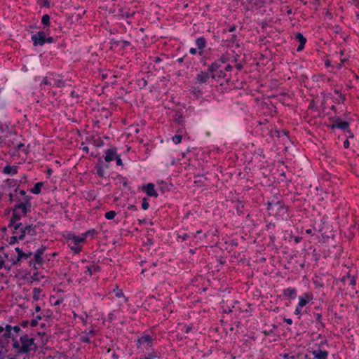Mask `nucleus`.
Masks as SVG:
<instances>
[{
    "label": "nucleus",
    "mask_w": 359,
    "mask_h": 359,
    "mask_svg": "<svg viewBox=\"0 0 359 359\" xmlns=\"http://www.w3.org/2000/svg\"><path fill=\"white\" fill-rule=\"evenodd\" d=\"M117 147L113 146L109 149H104L103 151V154H104L105 161L107 163H111L113 161H116V164L117 166L123 167V163L121 158V155L118 154Z\"/></svg>",
    "instance_id": "obj_10"
},
{
    "label": "nucleus",
    "mask_w": 359,
    "mask_h": 359,
    "mask_svg": "<svg viewBox=\"0 0 359 359\" xmlns=\"http://www.w3.org/2000/svg\"><path fill=\"white\" fill-rule=\"evenodd\" d=\"M231 56V54L226 51L212 62H217L219 69L222 72L223 75V76L218 78V81H219L221 79H224L226 84H229L231 81V74H228V73L231 72L233 69V65L230 63Z\"/></svg>",
    "instance_id": "obj_6"
},
{
    "label": "nucleus",
    "mask_w": 359,
    "mask_h": 359,
    "mask_svg": "<svg viewBox=\"0 0 359 359\" xmlns=\"http://www.w3.org/2000/svg\"><path fill=\"white\" fill-rule=\"evenodd\" d=\"M54 81H55L54 86L56 88H61L66 86V80H65L63 79H55Z\"/></svg>",
    "instance_id": "obj_48"
},
{
    "label": "nucleus",
    "mask_w": 359,
    "mask_h": 359,
    "mask_svg": "<svg viewBox=\"0 0 359 359\" xmlns=\"http://www.w3.org/2000/svg\"><path fill=\"white\" fill-rule=\"evenodd\" d=\"M5 325L9 332H12L13 331L18 334L22 331L20 325L12 326L9 324H5Z\"/></svg>",
    "instance_id": "obj_46"
},
{
    "label": "nucleus",
    "mask_w": 359,
    "mask_h": 359,
    "mask_svg": "<svg viewBox=\"0 0 359 359\" xmlns=\"http://www.w3.org/2000/svg\"><path fill=\"white\" fill-rule=\"evenodd\" d=\"M189 238H192L191 233H187L185 232H177L176 234V238L177 241L181 240V241H185Z\"/></svg>",
    "instance_id": "obj_44"
},
{
    "label": "nucleus",
    "mask_w": 359,
    "mask_h": 359,
    "mask_svg": "<svg viewBox=\"0 0 359 359\" xmlns=\"http://www.w3.org/2000/svg\"><path fill=\"white\" fill-rule=\"evenodd\" d=\"M149 199L147 198L144 197L142 199V208L144 210H147L149 208Z\"/></svg>",
    "instance_id": "obj_58"
},
{
    "label": "nucleus",
    "mask_w": 359,
    "mask_h": 359,
    "mask_svg": "<svg viewBox=\"0 0 359 359\" xmlns=\"http://www.w3.org/2000/svg\"><path fill=\"white\" fill-rule=\"evenodd\" d=\"M52 314L53 312L50 309L44 310L43 311V317L45 318L46 320L51 318Z\"/></svg>",
    "instance_id": "obj_62"
},
{
    "label": "nucleus",
    "mask_w": 359,
    "mask_h": 359,
    "mask_svg": "<svg viewBox=\"0 0 359 359\" xmlns=\"http://www.w3.org/2000/svg\"><path fill=\"white\" fill-rule=\"evenodd\" d=\"M36 225L22 224V229L25 230L27 234L31 236L36 235Z\"/></svg>",
    "instance_id": "obj_35"
},
{
    "label": "nucleus",
    "mask_w": 359,
    "mask_h": 359,
    "mask_svg": "<svg viewBox=\"0 0 359 359\" xmlns=\"http://www.w3.org/2000/svg\"><path fill=\"white\" fill-rule=\"evenodd\" d=\"M161 358V353L157 350L152 348L150 352H145L143 355H140V359H156Z\"/></svg>",
    "instance_id": "obj_29"
},
{
    "label": "nucleus",
    "mask_w": 359,
    "mask_h": 359,
    "mask_svg": "<svg viewBox=\"0 0 359 359\" xmlns=\"http://www.w3.org/2000/svg\"><path fill=\"white\" fill-rule=\"evenodd\" d=\"M245 203L242 201L237 200L236 202V210L238 215L241 216L244 214Z\"/></svg>",
    "instance_id": "obj_39"
},
{
    "label": "nucleus",
    "mask_w": 359,
    "mask_h": 359,
    "mask_svg": "<svg viewBox=\"0 0 359 359\" xmlns=\"http://www.w3.org/2000/svg\"><path fill=\"white\" fill-rule=\"evenodd\" d=\"M299 302L297 305L299 307L306 306L313 299V295L311 292H304L302 295L299 296Z\"/></svg>",
    "instance_id": "obj_23"
},
{
    "label": "nucleus",
    "mask_w": 359,
    "mask_h": 359,
    "mask_svg": "<svg viewBox=\"0 0 359 359\" xmlns=\"http://www.w3.org/2000/svg\"><path fill=\"white\" fill-rule=\"evenodd\" d=\"M20 344L16 337L13 338L12 347L15 351H17V355H29L31 351L36 352L37 351L38 346L35 343V339L29 337L27 334H22L20 337Z\"/></svg>",
    "instance_id": "obj_3"
},
{
    "label": "nucleus",
    "mask_w": 359,
    "mask_h": 359,
    "mask_svg": "<svg viewBox=\"0 0 359 359\" xmlns=\"http://www.w3.org/2000/svg\"><path fill=\"white\" fill-rule=\"evenodd\" d=\"M86 232L88 236H90L92 238H94L98 233V232L95 229H89Z\"/></svg>",
    "instance_id": "obj_61"
},
{
    "label": "nucleus",
    "mask_w": 359,
    "mask_h": 359,
    "mask_svg": "<svg viewBox=\"0 0 359 359\" xmlns=\"http://www.w3.org/2000/svg\"><path fill=\"white\" fill-rule=\"evenodd\" d=\"M327 97L331 98L336 104H344L345 101L346 100V95L344 93H339L337 97H333L331 96V94L327 95Z\"/></svg>",
    "instance_id": "obj_37"
},
{
    "label": "nucleus",
    "mask_w": 359,
    "mask_h": 359,
    "mask_svg": "<svg viewBox=\"0 0 359 359\" xmlns=\"http://www.w3.org/2000/svg\"><path fill=\"white\" fill-rule=\"evenodd\" d=\"M137 83L141 88H144L147 85V81L145 79L142 78L141 79H139Z\"/></svg>",
    "instance_id": "obj_63"
},
{
    "label": "nucleus",
    "mask_w": 359,
    "mask_h": 359,
    "mask_svg": "<svg viewBox=\"0 0 359 359\" xmlns=\"http://www.w3.org/2000/svg\"><path fill=\"white\" fill-rule=\"evenodd\" d=\"M17 255H12L13 264L21 265L23 260L30 258L33 253L31 251H23L22 248L17 247L15 248Z\"/></svg>",
    "instance_id": "obj_16"
},
{
    "label": "nucleus",
    "mask_w": 359,
    "mask_h": 359,
    "mask_svg": "<svg viewBox=\"0 0 359 359\" xmlns=\"http://www.w3.org/2000/svg\"><path fill=\"white\" fill-rule=\"evenodd\" d=\"M271 125H269V122L267 121L265 123L259 122V124L257 127H259L262 136L266 137V135H269L270 133H271Z\"/></svg>",
    "instance_id": "obj_32"
},
{
    "label": "nucleus",
    "mask_w": 359,
    "mask_h": 359,
    "mask_svg": "<svg viewBox=\"0 0 359 359\" xmlns=\"http://www.w3.org/2000/svg\"><path fill=\"white\" fill-rule=\"evenodd\" d=\"M246 2L248 5L244 8L247 11L259 10L264 7L266 4L265 0H246Z\"/></svg>",
    "instance_id": "obj_22"
},
{
    "label": "nucleus",
    "mask_w": 359,
    "mask_h": 359,
    "mask_svg": "<svg viewBox=\"0 0 359 359\" xmlns=\"http://www.w3.org/2000/svg\"><path fill=\"white\" fill-rule=\"evenodd\" d=\"M5 182L8 187L9 188H13L15 187H17V186L18 185V184H17V180L15 179H7L5 180Z\"/></svg>",
    "instance_id": "obj_49"
},
{
    "label": "nucleus",
    "mask_w": 359,
    "mask_h": 359,
    "mask_svg": "<svg viewBox=\"0 0 359 359\" xmlns=\"http://www.w3.org/2000/svg\"><path fill=\"white\" fill-rule=\"evenodd\" d=\"M8 248V245L6 243H3V245L0 247V254L2 253V258L5 260L7 259L10 262L11 257L8 252H6V250Z\"/></svg>",
    "instance_id": "obj_42"
},
{
    "label": "nucleus",
    "mask_w": 359,
    "mask_h": 359,
    "mask_svg": "<svg viewBox=\"0 0 359 359\" xmlns=\"http://www.w3.org/2000/svg\"><path fill=\"white\" fill-rule=\"evenodd\" d=\"M320 310L321 309L319 306H316L312 311L316 323L320 325L318 327V329L325 327V324L323 321L322 313L320 311Z\"/></svg>",
    "instance_id": "obj_24"
},
{
    "label": "nucleus",
    "mask_w": 359,
    "mask_h": 359,
    "mask_svg": "<svg viewBox=\"0 0 359 359\" xmlns=\"http://www.w3.org/2000/svg\"><path fill=\"white\" fill-rule=\"evenodd\" d=\"M294 39L299 43L297 48V51H302L304 49L305 44L307 41L306 38L301 32H297L295 34Z\"/></svg>",
    "instance_id": "obj_27"
},
{
    "label": "nucleus",
    "mask_w": 359,
    "mask_h": 359,
    "mask_svg": "<svg viewBox=\"0 0 359 359\" xmlns=\"http://www.w3.org/2000/svg\"><path fill=\"white\" fill-rule=\"evenodd\" d=\"M325 277L326 278L325 279V286L329 287L330 290H334V286H339L340 283L345 285V282L348 280V278L350 279V283H348L349 285H356L357 277L355 276H351L349 272H347L346 275L339 278H335L330 274L325 275Z\"/></svg>",
    "instance_id": "obj_7"
},
{
    "label": "nucleus",
    "mask_w": 359,
    "mask_h": 359,
    "mask_svg": "<svg viewBox=\"0 0 359 359\" xmlns=\"http://www.w3.org/2000/svg\"><path fill=\"white\" fill-rule=\"evenodd\" d=\"M206 66L208 67L206 70H201L196 75L194 79V84H208L210 80L219 82L218 78L223 76L222 72L219 69L217 62H211L210 65L207 64Z\"/></svg>",
    "instance_id": "obj_2"
},
{
    "label": "nucleus",
    "mask_w": 359,
    "mask_h": 359,
    "mask_svg": "<svg viewBox=\"0 0 359 359\" xmlns=\"http://www.w3.org/2000/svg\"><path fill=\"white\" fill-rule=\"evenodd\" d=\"M19 242L17 235L13 234V236L10 238L9 241H8V244L9 245H14L15 243H18Z\"/></svg>",
    "instance_id": "obj_55"
},
{
    "label": "nucleus",
    "mask_w": 359,
    "mask_h": 359,
    "mask_svg": "<svg viewBox=\"0 0 359 359\" xmlns=\"http://www.w3.org/2000/svg\"><path fill=\"white\" fill-rule=\"evenodd\" d=\"M172 141L175 144H179L182 141V135H180V134H177V135H175L173 137H172Z\"/></svg>",
    "instance_id": "obj_60"
},
{
    "label": "nucleus",
    "mask_w": 359,
    "mask_h": 359,
    "mask_svg": "<svg viewBox=\"0 0 359 359\" xmlns=\"http://www.w3.org/2000/svg\"><path fill=\"white\" fill-rule=\"evenodd\" d=\"M172 183H168L165 181H161L159 182V189L161 191L163 194H165V192H169L171 189V187H172Z\"/></svg>",
    "instance_id": "obj_36"
},
{
    "label": "nucleus",
    "mask_w": 359,
    "mask_h": 359,
    "mask_svg": "<svg viewBox=\"0 0 359 359\" xmlns=\"http://www.w3.org/2000/svg\"><path fill=\"white\" fill-rule=\"evenodd\" d=\"M269 136L271 137V138L273 140L274 137H277L278 139L281 137V132L280 130L277 128L276 126H271V133L269 135Z\"/></svg>",
    "instance_id": "obj_43"
},
{
    "label": "nucleus",
    "mask_w": 359,
    "mask_h": 359,
    "mask_svg": "<svg viewBox=\"0 0 359 359\" xmlns=\"http://www.w3.org/2000/svg\"><path fill=\"white\" fill-rule=\"evenodd\" d=\"M46 250V246L41 245V247L33 254L34 258L36 259V262L38 263L39 265H42L45 262L43 255L45 253Z\"/></svg>",
    "instance_id": "obj_25"
},
{
    "label": "nucleus",
    "mask_w": 359,
    "mask_h": 359,
    "mask_svg": "<svg viewBox=\"0 0 359 359\" xmlns=\"http://www.w3.org/2000/svg\"><path fill=\"white\" fill-rule=\"evenodd\" d=\"M266 210L270 215L274 216L277 219L287 221L290 218V207L285 205L283 201H268Z\"/></svg>",
    "instance_id": "obj_4"
},
{
    "label": "nucleus",
    "mask_w": 359,
    "mask_h": 359,
    "mask_svg": "<svg viewBox=\"0 0 359 359\" xmlns=\"http://www.w3.org/2000/svg\"><path fill=\"white\" fill-rule=\"evenodd\" d=\"M348 280H350V279L348 278ZM349 283H350V280H346L345 282V285H343L342 283H340L339 285V293L342 294L344 290H345L346 289H348V287L350 286L348 285Z\"/></svg>",
    "instance_id": "obj_54"
},
{
    "label": "nucleus",
    "mask_w": 359,
    "mask_h": 359,
    "mask_svg": "<svg viewBox=\"0 0 359 359\" xmlns=\"http://www.w3.org/2000/svg\"><path fill=\"white\" fill-rule=\"evenodd\" d=\"M232 55H233V57H231L230 62L231 63H233V62H235L236 64L238 63L240 61L238 60L239 55L237 53H236L235 51H233V50H232Z\"/></svg>",
    "instance_id": "obj_59"
},
{
    "label": "nucleus",
    "mask_w": 359,
    "mask_h": 359,
    "mask_svg": "<svg viewBox=\"0 0 359 359\" xmlns=\"http://www.w3.org/2000/svg\"><path fill=\"white\" fill-rule=\"evenodd\" d=\"M329 348L328 341L326 339H322L320 343L315 344L308 349V353L304 358L305 359H327Z\"/></svg>",
    "instance_id": "obj_5"
},
{
    "label": "nucleus",
    "mask_w": 359,
    "mask_h": 359,
    "mask_svg": "<svg viewBox=\"0 0 359 359\" xmlns=\"http://www.w3.org/2000/svg\"><path fill=\"white\" fill-rule=\"evenodd\" d=\"M20 183H22V180L20 181V183L18 184L17 187H15V189H14V193L22 196V203H25L26 201L27 198H29V203L32 204L31 201L32 199V197L31 196L27 195L26 191L24 189H19V186H20Z\"/></svg>",
    "instance_id": "obj_34"
},
{
    "label": "nucleus",
    "mask_w": 359,
    "mask_h": 359,
    "mask_svg": "<svg viewBox=\"0 0 359 359\" xmlns=\"http://www.w3.org/2000/svg\"><path fill=\"white\" fill-rule=\"evenodd\" d=\"M110 168V163H107L105 161L104 154L99 158L97 163L94 166V170L96 171L95 175L100 178H106L105 170Z\"/></svg>",
    "instance_id": "obj_11"
},
{
    "label": "nucleus",
    "mask_w": 359,
    "mask_h": 359,
    "mask_svg": "<svg viewBox=\"0 0 359 359\" xmlns=\"http://www.w3.org/2000/svg\"><path fill=\"white\" fill-rule=\"evenodd\" d=\"M191 94L196 97V98H199L202 97L203 92L198 86H192L190 90Z\"/></svg>",
    "instance_id": "obj_41"
},
{
    "label": "nucleus",
    "mask_w": 359,
    "mask_h": 359,
    "mask_svg": "<svg viewBox=\"0 0 359 359\" xmlns=\"http://www.w3.org/2000/svg\"><path fill=\"white\" fill-rule=\"evenodd\" d=\"M328 120L330 124L327 126L332 131L336 129L344 131L348 128L352 121V119H344L341 116H330Z\"/></svg>",
    "instance_id": "obj_9"
},
{
    "label": "nucleus",
    "mask_w": 359,
    "mask_h": 359,
    "mask_svg": "<svg viewBox=\"0 0 359 359\" xmlns=\"http://www.w3.org/2000/svg\"><path fill=\"white\" fill-rule=\"evenodd\" d=\"M18 172V167L16 165H11L10 164H8L6 166H4L3 168V170H1L2 173H4L5 175H11V176H13V175L17 174Z\"/></svg>",
    "instance_id": "obj_33"
},
{
    "label": "nucleus",
    "mask_w": 359,
    "mask_h": 359,
    "mask_svg": "<svg viewBox=\"0 0 359 359\" xmlns=\"http://www.w3.org/2000/svg\"><path fill=\"white\" fill-rule=\"evenodd\" d=\"M142 190L148 196L155 198L158 196V194L154 188V184L153 183H148L145 185H143Z\"/></svg>",
    "instance_id": "obj_28"
},
{
    "label": "nucleus",
    "mask_w": 359,
    "mask_h": 359,
    "mask_svg": "<svg viewBox=\"0 0 359 359\" xmlns=\"http://www.w3.org/2000/svg\"><path fill=\"white\" fill-rule=\"evenodd\" d=\"M42 292V290L41 288L34 287L33 289V302H37L40 299V294Z\"/></svg>",
    "instance_id": "obj_47"
},
{
    "label": "nucleus",
    "mask_w": 359,
    "mask_h": 359,
    "mask_svg": "<svg viewBox=\"0 0 359 359\" xmlns=\"http://www.w3.org/2000/svg\"><path fill=\"white\" fill-rule=\"evenodd\" d=\"M41 23L43 25V28L50 27L51 22L50 15L48 14L43 15L41 20Z\"/></svg>",
    "instance_id": "obj_40"
},
{
    "label": "nucleus",
    "mask_w": 359,
    "mask_h": 359,
    "mask_svg": "<svg viewBox=\"0 0 359 359\" xmlns=\"http://www.w3.org/2000/svg\"><path fill=\"white\" fill-rule=\"evenodd\" d=\"M238 36L236 34H232L230 39L227 40V42L229 43L228 46H232L233 44L236 43L238 41Z\"/></svg>",
    "instance_id": "obj_57"
},
{
    "label": "nucleus",
    "mask_w": 359,
    "mask_h": 359,
    "mask_svg": "<svg viewBox=\"0 0 359 359\" xmlns=\"http://www.w3.org/2000/svg\"><path fill=\"white\" fill-rule=\"evenodd\" d=\"M325 274L316 275L313 278V283L316 288L320 289L325 287Z\"/></svg>",
    "instance_id": "obj_30"
},
{
    "label": "nucleus",
    "mask_w": 359,
    "mask_h": 359,
    "mask_svg": "<svg viewBox=\"0 0 359 359\" xmlns=\"http://www.w3.org/2000/svg\"><path fill=\"white\" fill-rule=\"evenodd\" d=\"M101 270V266L95 264L94 262H93L92 264L86 266V270L84 271V274L91 276L93 273L100 272Z\"/></svg>",
    "instance_id": "obj_31"
},
{
    "label": "nucleus",
    "mask_w": 359,
    "mask_h": 359,
    "mask_svg": "<svg viewBox=\"0 0 359 359\" xmlns=\"http://www.w3.org/2000/svg\"><path fill=\"white\" fill-rule=\"evenodd\" d=\"M113 292L115 294L116 297H125V295L122 291V290L119 289L118 286L116 285L115 288L113 290Z\"/></svg>",
    "instance_id": "obj_50"
},
{
    "label": "nucleus",
    "mask_w": 359,
    "mask_h": 359,
    "mask_svg": "<svg viewBox=\"0 0 359 359\" xmlns=\"http://www.w3.org/2000/svg\"><path fill=\"white\" fill-rule=\"evenodd\" d=\"M104 141L100 137H98L93 140V144L95 147H102L104 145Z\"/></svg>",
    "instance_id": "obj_56"
},
{
    "label": "nucleus",
    "mask_w": 359,
    "mask_h": 359,
    "mask_svg": "<svg viewBox=\"0 0 359 359\" xmlns=\"http://www.w3.org/2000/svg\"><path fill=\"white\" fill-rule=\"evenodd\" d=\"M116 215V212L114 210L108 211L105 213L104 217L108 220L114 219Z\"/></svg>",
    "instance_id": "obj_53"
},
{
    "label": "nucleus",
    "mask_w": 359,
    "mask_h": 359,
    "mask_svg": "<svg viewBox=\"0 0 359 359\" xmlns=\"http://www.w3.org/2000/svg\"><path fill=\"white\" fill-rule=\"evenodd\" d=\"M15 337L12 332H9L5 325H0V348H6L10 342V339Z\"/></svg>",
    "instance_id": "obj_14"
},
{
    "label": "nucleus",
    "mask_w": 359,
    "mask_h": 359,
    "mask_svg": "<svg viewBox=\"0 0 359 359\" xmlns=\"http://www.w3.org/2000/svg\"><path fill=\"white\" fill-rule=\"evenodd\" d=\"M326 220L327 217L325 216L320 219V224L319 225L318 230L323 238H329L332 236H334L332 226L327 223Z\"/></svg>",
    "instance_id": "obj_17"
},
{
    "label": "nucleus",
    "mask_w": 359,
    "mask_h": 359,
    "mask_svg": "<svg viewBox=\"0 0 359 359\" xmlns=\"http://www.w3.org/2000/svg\"><path fill=\"white\" fill-rule=\"evenodd\" d=\"M109 43L111 45L110 48H109L110 50H114V49H116V48L118 47L120 50H124L128 47L131 46V43L129 41H126V40H117L116 39H111L110 40V43Z\"/></svg>",
    "instance_id": "obj_20"
},
{
    "label": "nucleus",
    "mask_w": 359,
    "mask_h": 359,
    "mask_svg": "<svg viewBox=\"0 0 359 359\" xmlns=\"http://www.w3.org/2000/svg\"><path fill=\"white\" fill-rule=\"evenodd\" d=\"M287 235L288 236L286 238H288V241L290 242L293 241L294 243L297 244V243H300L302 241V237L299 236H294L292 234V231L290 232V233H287Z\"/></svg>",
    "instance_id": "obj_45"
},
{
    "label": "nucleus",
    "mask_w": 359,
    "mask_h": 359,
    "mask_svg": "<svg viewBox=\"0 0 359 359\" xmlns=\"http://www.w3.org/2000/svg\"><path fill=\"white\" fill-rule=\"evenodd\" d=\"M29 199L27 198L25 203L15 204L13 207L12 216L8 224V229H13V234H18V229L22 226L20 221L22 217H26L31 212L32 204L29 203Z\"/></svg>",
    "instance_id": "obj_1"
},
{
    "label": "nucleus",
    "mask_w": 359,
    "mask_h": 359,
    "mask_svg": "<svg viewBox=\"0 0 359 359\" xmlns=\"http://www.w3.org/2000/svg\"><path fill=\"white\" fill-rule=\"evenodd\" d=\"M46 32H41V30L34 34L31 36V39L34 47L43 46L45 45V36Z\"/></svg>",
    "instance_id": "obj_21"
},
{
    "label": "nucleus",
    "mask_w": 359,
    "mask_h": 359,
    "mask_svg": "<svg viewBox=\"0 0 359 359\" xmlns=\"http://www.w3.org/2000/svg\"><path fill=\"white\" fill-rule=\"evenodd\" d=\"M195 43L198 50V55L201 57V63L203 66L206 67L207 60L210 58L209 57L204 55L205 48L207 46V40L203 36H202L195 40Z\"/></svg>",
    "instance_id": "obj_13"
},
{
    "label": "nucleus",
    "mask_w": 359,
    "mask_h": 359,
    "mask_svg": "<svg viewBox=\"0 0 359 359\" xmlns=\"http://www.w3.org/2000/svg\"><path fill=\"white\" fill-rule=\"evenodd\" d=\"M284 359H299V355H290L288 353H283L280 355Z\"/></svg>",
    "instance_id": "obj_64"
},
{
    "label": "nucleus",
    "mask_w": 359,
    "mask_h": 359,
    "mask_svg": "<svg viewBox=\"0 0 359 359\" xmlns=\"http://www.w3.org/2000/svg\"><path fill=\"white\" fill-rule=\"evenodd\" d=\"M37 4L41 8H50V0H38Z\"/></svg>",
    "instance_id": "obj_51"
},
{
    "label": "nucleus",
    "mask_w": 359,
    "mask_h": 359,
    "mask_svg": "<svg viewBox=\"0 0 359 359\" xmlns=\"http://www.w3.org/2000/svg\"><path fill=\"white\" fill-rule=\"evenodd\" d=\"M283 296L289 301L294 299L297 296V290L295 287H289L283 290Z\"/></svg>",
    "instance_id": "obj_26"
},
{
    "label": "nucleus",
    "mask_w": 359,
    "mask_h": 359,
    "mask_svg": "<svg viewBox=\"0 0 359 359\" xmlns=\"http://www.w3.org/2000/svg\"><path fill=\"white\" fill-rule=\"evenodd\" d=\"M290 201L293 203L297 210L300 211L304 205L306 198L301 194L295 193L290 196Z\"/></svg>",
    "instance_id": "obj_19"
},
{
    "label": "nucleus",
    "mask_w": 359,
    "mask_h": 359,
    "mask_svg": "<svg viewBox=\"0 0 359 359\" xmlns=\"http://www.w3.org/2000/svg\"><path fill=\"white\" fill-rule=\"evenodd\" d=\"M44 183L43 182H36L34 187L29 190L31 193L39 195L41 192V188L43 187Z\"/></svg>",
    "instance_id": "obj_38"
},
{
    "label": "nucleus",
    "mask_w": 359,
    "mask_h": 359,
    "mask_svg": "<svg viewBox=\"0 0 359 359\" xmlns=\"http://www.w3.org/2000/svg\"><path fill=\"white\" fill-rule=\"evenodd\" d=\"M44 278L43 276H41V277H39V273L37 270L33 273L32 276H31L30 281H31V283L33 281H40L41 278Z\"/></svg>",
    "instance_id": "obj_52"
},
{
    "label": "nucleus",
    "mask_w": 359,
    "mask_h": 359,
    "mask_svg": "<svg viewBox=\"0 0 359 359\" xmlns=\"http://www.w3.org/2000/svg\"><path fill=\"white\" fill-rule=\"evenodd\" d=\"M304 258L305 259V262L306 265H317L318 262L320 258V255L317 252L316 248L313 247H310L308 250H306Z\"/></svg>",
    "instance_id": "obj_12"
},
{
    "label": "nucleus",
    "mask_w": 359,
    "mask_h": 359,
    "mask_svg": "<svg viewBox=\"0 0 359 359\" xmlns=\"http://www.w3.org/2000/svg\"><path fill=\"white\" fill-rule=\"evenodd\" d=\"M172 111L175 112V115L173 116V121L180 126H181V128L178 129L177 133H182L183 130H184L185 125L184 117L183 116V111L181 109H173Z\"/></svg>",
    "instance_id": "obj_18"
},
{
    "label": "nucleus",
    "mask_w": 359,
    "mask_h": 359,
    "mask_svg": "<svg viewBox=\"0 0 359 359\" xmlns=\"http://www.w3.org/2000/svg\"><path fill=\"white\" fill-rule=\"evenodd\" d=\"M63 238L74 254H79L82 251L83 247L79 245L82 243L79 236H76L74 232L66 231L63 233Z\"/></svg>",
    "instance_id": "obj_8"
},
{
    "label": "nucleus",
    "mask_w": 359,
    "mask_h": 359,
    "mask_svg": "<svg viewBox=\"0 0 359 359\" xmlns=\"http://www.w3.org/2000/svg\"><path fill=\"white\" fill-rule=\"evenodd\" d=\"M154 339L152 336L149 335L147 333V332H142L140 337H138L137 339V348L140 349L141 348H144L147 349L148 348H153V341Z\"/></svg>",
    "instance_id": "obj_15"
}]
</instances>
